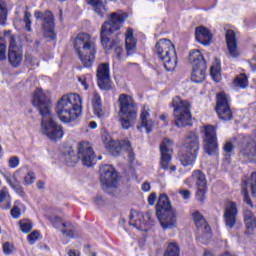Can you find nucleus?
<instances>
[{
  "label": "nucleus",
  "instance_id": "1",
  "mask_svg": "<svg viewBox=\"0 0 256 256\" xmlns=\"http://www.w3.org/2000/svg\"><path fill=\"white\" fill-rule=\"evenodd\" d=\"M32 103L42 117V135H45L47 139L54 142L63 139V127L53 120V115L51 114V93L37 88L34 92Z\"/></svg>",
  "mask_w": 256,
  "mask_h": 256
},
{
  "label": "nucleus",
  "instance_id": "2",
  "mask_svg": "<svg viewBox=\"0 0 256 256\" xmlns=\"http://www.w3.org/2000/svg\"><path fill=\"white\" fill-rule=\"evenodd\" d=\"M83 111V100L79 94L63 95L56 104V115L62 123L77 121Z\"/></svg>",
  "mask_w": 256,
  "mask_h": 256
},
{
  "label": "nucleus",
  "instance_id": "3",
  "mask_svg": "<svg viewBox=\"0 0 256 256\" xmlns=\"http://www.w3.org/2000/svg\"><path fill=\"white\" fill-rule=\"evenodd\" d=\"M127 17V13L114 12L110 14V16L108 17V21L104 22V24L102 25L100 31V39L101 44L106 49V51L117 47V45L119 44L117 40H111V38L109 37L123 27Z\"/></svg>",
  "mask_w": 256,
  "mask_h": 256
},
{
  "label": "nucleus",
  "instance_id": "4",
  "mask_svg": "<svg viewBox=\"0 0 256 256\" xmlns=\"http://www.w3.org/2000/svg\"><path fill=\"white\" fill-rule=\"evenodd\" d=\"M74 49L84 67H93L97 46L95 40L87 33H80L74 40Z\"/></svg>",
  "mask_w": 256,
  "mask_h": 256
},
{
  "label": "nucleus",
  "instance_id": "5",
  "mask_svg": "<svg viewBox=\"0 0 256 256\" xmlns=\"http://www.w3.org/2000/svg\"><path fill=\"white\" fill-rule=\"evenodd\" d=\"M118 117L122 129H131L137 123V103L133 97L127 94H120L118 98Z\"/></svg>",
  "mask_w": 256,
  "mask_h": 256
},
{
  "label": "nucleus",
  "instance_id": "6",
  "mask_svg": "<svg viewBox=\"0 0 256 256\" xmlns=\"http://www.w3.org/2000/svg\"><path fill=\"white\" fill-rule=\"evenodd\" d=\"M201 149V142L199 136L195 132H189L182 142V149L179 152L180 163L183 167H191L194 165L197 156Z\"/></svg>",
  "mask_w": 256,
  "mask_h": 256
},
{
  "label": "nucleus",
  "instance_id": "7",
  "mask_svg": "<svg viewBox=\"0 0 256 256\" xmlns=\"http://www.w3.org/2000/svg\"><path fill=\"white\" fill-rule=\"evenodd\" d=\"M79 159L86 167H93L95 165V152L88 142H81L78 146V153L75 155L73 149H68L61 155V161L64 163H77Z\"/></svg>",
  "mask_w": 256,
  "mask_h": 256
},
{
  "label": "nucleus",
  "instance_id": "8",
  "mask_svg": "<svg viewBox=\"0 0 256 256\" xmlns=\"http://www.w3.org/2000/svg\"><path fill=\"white\" fill-rule=\"evenodd\" d=\"M156 217L163 229H173L177 225V216L175 211L171 209V202L166 194L159 196L156 204Z\"/></svg>",
  "mask_w": 256,
  "mask_h": 256
},
{
  "label": "nucleus",
  "instance_id": "9",
  "mask_svg": "<svg viewBox=\"0 0 256 256\" xmlns=\"http://www.w3.org/2000/svg\"><path fill=\"white\" fill-rule=\"evenodd\" d=\"M155 53L162 61L166 71H175L177 68V52L175 45L169 39H161L156 43Z\"/></svg>",
  "mask_w": 256,
  "mask_h": 256
},
{
  "label": "nucleus",
  "instance_id": "10",
  "mask_svg": "<svg viewBox=\"0 0 256 256\" xmlns=\"http://www.w3.org/2000/svg\"><path fill=\"white\" fill-rule=\"evenodd\" d=\"M172 107H174V118L177 127L191 125V103L189 101L176 96L172 100Z\"/></svg>",
  "mask_w": 256,
  "mask_h": 256
},
{
  "label": "nucleus",
  "instance_id": "11",
  "mask_svg": "<svg viewBox=\"0 0 256 256\" xmlns=\"http://www.w3.org/2000/svg\"><path fill=\"white\" fill-rule=\"evenodd\" d=\"M189 62L192 64L191 81L193 83H203L205 81V71H207V62H205L201 51H190Z\"/></svg>",
  "mask_w": 256,
  "mask_h": 256
},
{
  "label": "nucleus",
  "instance_id": "12",
  "mask_svg": "<svg viewBox=\"0 0 256 256\" xmlns=\"http://www.w3.org/2000/svg\"><path fill=\"white\" fill-rule=\"evenodd\" d=\"M174 145L173 140L169 138H164L160 144V167L164 171H169L170 175H175L177 171V166L171 164Z\"/></svg>",
  "mask_w": 256,
  "mask_h": 256
},
{
  "label": "nucleus",
  "instance_id": "13",
  "mask_svg": "<svg viewBox=\"0 0 256 256\" xmlns=\"http://www.w3.org/2000/svg\"><path fill=\"white\" fill-rule=\"evenodd\" d=\"M100 182L104 191L117 189L119 185V176L113 166L106 164L100 167Z\"/></svg>",
  "mask_w": 256,
  "mask_h": 256
},
{
  "label": "nucleus",
  "instance_id": "14",
  "mask_svg": "<svg viewBox=\"0 0 256 256\" xmlns=\"http://www.w3.org/2000/svg\"><path fill=\"white\" fill-rule=\"evenodd\" d=\"M105 147L113 157H119L122 151H126L128 157H133V148L128 140L117 141L109 138L105 141Z\"/></svg>",
  "mask_w": 256,
  "mask_h": 256
},
{
  "label": "nucleus",
  "instance_id": "15",
  "mask_svg": "<svg viewBox=\"0 0 256 256\" xmlns=\"http://www.w3.org/2000/svg\"><path fill=\"white\" fill-rule=\"evenodd\" d=\"M204 151L208 155H215L217 153V128L212 125H207L204 127Z\"/></svg>",
  "mask_w": 256,
  "mask_h": 256
},
{
  "label": "nucleus",
  "instance_id": "16",
  "mask_svg": "<svg viewBox=\"0 0 256 256\" xmlns=\"http://www.w3.org/2000/svg\"><path fill=\"white\" fill-rule=\"evenodd\" d=\"M34 17L35 19H42V31L44 37L55 39V21L53 19V13H51V11H46L45 13L36 11Z\"/></svg>",
  "mask_w": 256,
  "mask_h": 256
},
{
  "label": "nucleus",
  "instance_id": "17",
  "mask_svg": "<svg viewBox=\"0 0 256 256\" xmlns=\"http://www.w3.org/2000/svg\"><path fill=\"white\" fill-rule=\"evenodd\" d=\"M98 87L102 91H111L113 89V81L109 70V63L99 64L96 72Z\"/></svg>",
  "mask_w": 256,
  "mask_h": 256
},
{
  "label": "nucleus",
  "instance_id": "18",
  "mask_svg": "<svg viewBox=\"0 0 256 256\" xmlns=\"http://www.w3.org/2000/svg\"><path fill=\"white\" fill-rule=\"evenodd\" d=\"M216 113L221 121H231V119H233L229 99H227V94L224 92L217 95Z\"/></svg>",
  "mask_w": 256,
  "mask_h": 256
},
{
  "label": "nucleus",
  "instance_id": "19",
  "mask_svg": "<svg viewBox=\"0 0 256 256\" xmlns=\"http://www.w3.org/2000/svg\"><path fill=\"white\" fill-rule=\"evenodd\" d=\"M49 221L50 223H52L54 229L60 231L62 235H65L70 239H74V237H77V230L71 222H63V220L57 216H50Z\"/></svg>",
  "mask_w": 256,
  "mask_h": 256
},
{
  "label": "nucleus",
  "instance_id": "20",
  "mask_svg": "<svg viewBox=\"0 0 256 256\" xmlns=\"http://www.w3.org/2000/svg\"><path fill=\"white\" fill-rule=\"evenodd\" d=\"M129 225H133L136 229L141 231H147L146 225H153V219L151 218V212L145 214L141 212H132L130 216Z\"/></svg>",
  "mask_w": 256,
  "mask_h": 256
},
{
  "label": "nucleus",
  "instance_id": "21",
  "mask_svg": "<svg viewBox=\"0 0 256 256\" xmlns=\"http://www.w3.org/2000/svg\"><path fill=\"white\" fill-rule=\"evenodd\" d=\"M237 215L239 210L237 209V203L229 201L226 203L224 208V223L228 229H233L237 223Z\"/></svg>",
  "mask_w": 256,
  "mask_h": 256
},
{
  "label": "nucleus",
  "instance_id": "22",
  "mask_svg": "<svg viewBox=\"0 0 256 256\" xmlns=\"http://www.w3.org/2000/svg\"><path fill=\"white\" fill-rule=\"evenodd\" d=\"M240 159L249 163L256 161V136L247 140V143L242 146L239 153Z\"/></svg>",
  "mask_w": 256,
  "mask_h": 256
},
{
  "label": "nucleus",
  "instance_id": "23",
  "mask_svg": "<svg viewBox=\"0 0 256 256\" xmlns=\"http://www.w3.org/2000/svg\"><path fill=\"white\" fill-rule=\"evenodd\" d=\"M226 47L228 54L233 59H237V57L241 55V51H239V43L237 42V35L233 30H228L226 32Z\"/></svg>",
  "mask_w": 256,
  "mask_h": 256
},
{
  "label": "nucleus",
  "instance_id": "24",
  "mask_svg": "<svg viewBox=\"0 0 256 256\" xmlns=\"http://www.w3.org/2000/svg\"><path fill=\"white\" fill-rule=\"evenodd\" d=\"M195 37L196 41L205 47H209V45H211V41H213L211 31L204 26L196 27Z\"/></svg>",
  "mask_w": 256,
  "mask_h": 256
},
{
  "label": "nucleus",
  "instance_id": "25",
  "mask_svg": "<svg viewBox=\"0 0 256 256\" xmlns=\"http://www.w3.org/2000/svg\"><path fill=\"white\" fill-rule=\"evenodd\" d=\"M150 111L151 109H149V106L144 105L140 114L141 127H144L147 133H151V131H153V126L155 125V121L151 119Z\"/></svg>",
  "mask_w": 256,
  "mask_h": 256
},
{
  "label": "nucleus",
  "instance_id": "26",
  "mask_svg": "<svg viewBox=\"0 0 256 256\" xmlns=\"http://www.w3.org/2000/svg\"><path fill=\"white\" fill-rule=\"evenodd\" d=\"M19 177H23L24 185L26 186L35 183V173L27 167L20 168L14 173L13 179H15V181H17Z\"/></svg>",
  "mask_w": 256,
  "mask_h": 256
},
{
  "label": "nucleus",
  "instance_id": "27",
  "mask_svg": "<svg viewBox=\"0 0 256 256\" xmlns=\"http://www.w3.org/2000/svg\"><path fill=\"white\" fill-rule=\"evenodd\" d=\"M92 107L94 110V115H96L98 119H104L105 110H103V102L101 101V96L97 92H93Z\"/></svg>",
  "mask_w": 256,
  "mask_h": 256
},
{
  "label": "nucleus",
  "instance_id": "28",
  "mask_svg": "<svg viewBox=\"0 0 256 256\" xmlns=\"http://www.w3.org/2000/svg\"><path fill=\"white\" fill-rule=\"evenodd\" d=\"M8 61L12 67H19L23 61V49L8 50Z\"/></svg>",
  "mask_w": 256,
  "mask_h": 256
},
{
  "label": "nucleus",
  "instance_id": "29",
  "mask_svg": "<svg viewBox=\"0 0 256 256\" xmlns=\"http://www.w3.org/2000/svg\"><path fill=\"white\" fill-rule=\"evenodd\" d=\"M0 209H11V194L7 186L0 190Z\"/></svg>",
  "mask_w": 256,
  "mask_h": 256
},
{
  "label": "nucleus",
  "instance_id": "30",
  "mask_svg": "<svg viewBox=\"0 0 256 256\" xmlns=\"http://www.w3.org/2000/svg\"><path fill=\"white\" fill-rule=\"evenodd\" d=\"M188 181H193L198 188L207 187V178L201 170H195Z\"/></svg>",
  "mask_w": 256,
  "mask_h": 256
},
{
  "label": "nucleus",
  "instance_id": "31",
  "mask_svg": "<svg viewBox=\"0 0 256 256\" xmlns=\"http://www.w3.org/2000/svg\"><path fill=\"white\" fill-rule=\"evenodd\" d=\"M126 51L127 55H133L135 53V38H133V29L129 28L126 33Z\"/></svg>",
  "mask_w": 256,
  "mask_h": 256
},
{
  "label": "nucleus",
  "instance_id": "32",
  "mask_svg": "<svg viewBox=\"0 0 256 256\" xmlns=\"http://www.w3.org/2000/svg\"><path fill=\"white\" fill-rule=\"evenodd\" d=\"M193 219L198 229H202V231H205L206 233L211 230L209 225H207V221H205V218L201 213H199V211L193 213Z\"/></svg>",
  "mask_w": 256,
  "mask_h": 256
},
{
  "label": "nucleus",
  "instance_id": "33",
  "mask_svg": "<svg viewBox=\"0 0 256 256\" xmlns=\"http://www.w3.org/2000/svg\"><path fill=\"white\" fill-rule=\"evenodd\" d=\"M4 178L8 185L11 186V188L17 193V195H20V197H25V191H23V187L21 184H19V181L17 179L11 180V175L4 174Z\"/></svg>",
  "mask_w": 256,
  "mask_h": 256
},
{
  "label": "nucleus",
  "instance_id": "34",
  "mask_svg": "<svg viewBox=\"0 0 256 256\" xmlns=\"http://www.w3.org/2000/svg\"><path fill=\"white\" fill-rule=\"evenodd\" d=\"M4 178L8 185L11 186V188L17 193V195H20V197H25V191H23V187L21 184H19V181L17 179L11 180V175L4 174Z\"/></svg>",
  "mask_w": 256,
  "mask_h": 256
},
{
  "label": "nucleus",
  "instance_id": "35",
  "mask_svg": "<svg viewBox=\"0 0 256 256\" xmlns=\"http://www.w3.org/2000/svg\"><path fill=\"white\" fill-rule=\"evenodd\" d=\"M244 223L247 229H255L256 228V218L253 215V212L249 209H244Z\"/></svg>",
  "mask_w": 256,
  "mask_h": 256
},
{
  "label": "nucleus",
  "instance_id": "36",
  "mask_svg": "<svg viewBox=\"0 0 256 256\" xmlns=\"http://www.w3.org/2000/svg\"><path fill=\"white\" fill-rule=\"evenodd\" d=\"M181 248L177 242H170L166 247L164 256H180Z\"/></svg>",
  "mask_w": 256,
  "mask_h": 256
},
{
  "label": "nucleus",
  "instance_id": "37",
  "mask_svg": "<svg viewBox=\"0 0 256 256\" xmlns=\"http://www.w3.org/2000/svg\"><path fill=\"white\" fill-rule=\"evenodd\" d=\"M4 37H7L10 41L8 51L21 49V47L17 45V37L11 35V30L4 31Z\"/></svg>",
  "mask_w": 256,
  "mask_h": 256
},
{
  "label": "nucleus",
  "instance_id": "38",
  "mask_svg": "<svg viewBox=\"0 0 256 256\" xmlns=\"http://www.w3.org/2000/svg\"><path fill=\"white\" fill-rule=\"evenodd\" d=\"M234 85H236V87H240L241 89H245L247 85H249V79L247 78V75L240 74L237 76L234 80Z\"/></svg>",
  "mask_w": 256,
  "mask_h": 256
},
{
  "label": "nucleus",
  "instance_id": "39",
  "mask_svg": "<svg viewBox=\"0 0 256 256\" xmlns=\"http://www.w3.org/2000/svg\"><path fill=\"white\" fill-rule=\"evenodd\" d=\"M221 67L219 66V64H214L211 66L210 68V75L213 79V81H215L216 83H219V81H221Z\"/></svg>",
  "mask_w": 256,
  "mask_h": 256
},
{
  "label": "nucleus",
  "instance_id": "40",
  "mask_svg": "<svg viewBox=\"0 0 256 256\" xmlns=\"http://www.w3.org/2000/svg\"><path fill=\"white\" fill-rule=\"evenodd\" d=\"M21 209H25V205L21 204L19 201H16L14 203V207L10 211L11 217H13V219H19V217H21Z\"/></svg>",
  "mask_w": 256,
  "mask_h": 256
},
{
  "label": "nucleus",
  "instance_id": "41",
  "mask_svg": "<svg viewBox=\"0 0 256 256\" xmlns=\"http://www.w3.org/2000/svg\"><path fill=\"white\" fill-rule=\"evenodd\" d=\"M7 60V41L0 35V61Z\"/></svg>",
  "mask_w": 256,
  "mask_h": 256
},
{
  "label": "nucleus",
  "instance_id": "42",
  "mask_svg": "<svg viewBox=\"0 0 256 256\" xmlns=\"http://www.w3.org/2000/svg\"><path fill=\"white\" fill-rule=\"evenodd\" d=\"M7 23V5L0 0V25Z\"/></svg>",
  "mask_w": 256,
  "mask_h": 256
},
{
  "label": "nucleus",
  "instance_id": "43",
  "mask_svg": "<svg viewBox=\"0 0 256 256\" xmlns=\"http://www.w3.org/2000/svg\"><path fill=\"white\" fill-rule=\"evenodd\" d=\"M233 149H235V147L233 146V143L231 142L224 143L223 151H224V158L226 161H229V159H231Z\"/></svg>",
  "mask_w": 256,
  "mask_h": 256
},
{
  "label": "nucleus",
  "instance_id": "44",
  "mask_svg": "<svg viewBox=\"0 0 256 256\" xmlns=\"http://www.w3.org/2000/svg\"><path fill=\"white\" fill-rule=\"evenodd\" d=\"M31 17H32L31 12L29 11L24 12V18H23V23L25 25L24 29L28 33H31V31H33V29L31 28V23H32Z\"/></svg>",
  "mask_w": 256,
  "mask_h": 256
},
{
  "label": "nucleus",
  "instance_id": "45",
  "mask_svg": "<svg viewBox=\"0 0 256 256\" xmlns=\"http://www.w3.org/2000/svg\"><path fill=\"white\" fill-rule=\"evenodd\" d=\"M19 223L22 233H29L33 229V222L30 220H21Z\"/></svg>",
  "mask_w": 256,
  "mask_h": 256
},
{
  "label": "nucleus",
  "instance_id": "46",
  "mask_svg": "<svg viewBox=\"0 0 256 256\" xmlns=\"http://www.w3.org/2000/svg\"><path fill=\"white\" fill-rule=\"evenodd\" d=\"M242 195L244 197L245 203L253 207V202H251V198H249V192L247 191V182L245 181L242 183Z\"/></svg>",
  "mask_w": 256,
  "mask_h": 256
},
{
  "label": "nucleus",
  "instance_id": "47",
  "mask_svg": "<svg viewBox=\"0 0 256 256\" xmlns=\"http://www.w3.org/2000/svg\"><path fill=\"white\" fill-rule=\"evenodd\" d=\"M205 193H207V186L198 188L196 199L203 203V201H205Z\"/></svg>",
  "mask_w": 256,
  "mask_h": 256
},
{
  "label": "nucleus",
  "instance_id": "48",
  "mask_svg": "<svg viewBox=\"0 0 256 256\" xmlns=\"http://www.w3.org/2000/svg\"><path fill=\"white\" fill-rule=\"evenodd\" d=\"M250 189L252 191V195L256 197V172L251 174Z\"/></svg>",
  "mask_w": 256,
  "mask_h": 256
},
{
  "label": "nucleus",
  "instance_id": "49",
  "mask_svg": "<svg viewBox=\"0 0 256 256\" xmlns=\"http://www.w3.org/2000/svg\"><path fill=\"white\" fill-rule=\"evenodd\" d=\"M39 235V231L34 230L32 233L28 235L27 240L31 245H33V243H35V241L39 239Z\"/></svg>",
  "mask_w": 256,
  "mask_h": 256
},
{
  "label": "nucleus",
  "instance_id": "50",
  "mask_svg": "<svg viewBox=\"0 0 256 256\" xmlns=\"http://www.w3.org/2000/svg\"><path fill=\"white\" fill-rule=\"evenodd\" d=\"M8 165L10 169H16V167H19V157L17 156L10 157Z\"/></svg>",
  "mask_w": 256,
  "mask_h": 256
},
{
  "label": "nucleus",
  "instance_id": "51",
  "mask_svg": "<svg viewBox=\"0 0 256 256\" xmlns=\"http://www.w3.org/2000/svg\"><path fill=\"white\" fill-rule=\"evenodd\" d=\"M113 49L115 53V58L118 59V61H121V59H123V56H122L123 48H121V46H119L118 44Z\"/></svg>",
  "mask_w": 256,
  "mask_h": 256
},
{
  "label": "nucleus",
  "instance_id": "52",
  "mask_svg": "<svg viewBox=\"0 0 256 256\" xmlns=\"http://www.w3.org/2000/svg\"><path fill=\"white\" fill-rule=\"evenodd\" d=\"M3 252L5 255H11L13 253V244L6 242L3 244Z\"/></svg>",
  "mask_w": 256,
  "mask_h": 256
},
{
  "label": "nucleus",
  "instance_id": "53",
  "mask_svg": "<svg viewBox=\"0 0 256 256\" xmlns=\"http://www.w3.org/2000/svg\"><path fill=\"white\" fill-rule=\"evenodd\" d=\"M179 193H180V195L182 196L183 199H190L191 198V191H189V190L180 189Z\"/></svg>",
  "mask_w": 256,
  "mask_h": 256
},
{
  "label": "nucleus",
  "instance_id": "54",
  "mask_svg": "<svg viewBox=\"0 0 256 256\" xmlns=\"http://www.w3.org/2000/svg\"><path fill=\"white\" fill-rule=\"evenodd\" d=\"M78 81L79 83H81L82 87H84L85 91L89 89V85L87 84V79L85 78V76L78 77Z\"/></svg>",
  "mask_w": 256,
  "mask_h": 256
},
{
  "label": "nucleus",
  "instance_id": "55",
  "mask_svg": "<svg viewBox=\"0 0 256 256\" xmlns=\"http://www.w3.org/2000/svg\"><path fill=\"white\" fill-rule=\"evenodd\" d=\"M156 201H157V194L156 193H151L148 196V203H149V205H155Z\"/></svg>",
  "mask_w": 256,
  "mask_h": 256
},
{
  "label": "nucleus",
  "instance_id": "56",
  "mask_svg": "<svg viewBox=\"0 0 256 256\" xmlns=\"http://www.w3.org/2000/svg\"><path fill=\"white\" fill-rule=\"evenodd\" d=\"M142 191H145L146 193L151 191V184H149L148 182H144L142 184Z\"/></svg>",
  "mask_w": 256,
  "mask_h": 256
},
{
  "label": "nucleus",
  "instance_id": "57",
  "mask_svg": "<svg viewBox=\"0 0 256 256\" xmlns=\"http://www.w3.org/2000/svg\"><path fill=\"white\" fill-rule=\"evenodd\" d=\"M68 256H81V253L77 250L68 251Z\"/></svg>",
  "mask_w": 256,
  "mask_h": 256
},
{
  "label": "nucleus",
  "instance_id": "58",
  "mask_svg": "<svg viewBox=\"0 0 256 256\" xmlns=\"http://www.w3.org/2000/svg\"><path fill=\"white\" fill-rule=\"evenodd\" d=\"M36 187H37V189H45V182H43V181H38V182L36 183Z\"/></svg>",
  "mask_w": 256,
  "mask_h": 256
},
{
  "label": "nucleus",
  "instance_id": "59",
  "mask_svg": "<svg viewBox=\"0 0 256 256\" xmlns=\"http://www.w3.org/2000/svg\"><path fill=\"white\" fill-rule=\"evenodd\" d=\"M250 66H251L252 71H256V60L255 59L251 60Z\"/></svg>",
  "mask_w": 256,
  "mask_h": 256
},
{
  "label": "nucleus",
  "instance_id": "60",
  "mask_svg": "<svg viewBox=\"0 0 256 256\" xmlns=\"http://www.w3.org/2000/svg\"><path fill=\"white\" fill-rule=\"evenodd\" d=\"M89 127H90V129H97V122H90L89 123Z\"/></svg>",
  "mask_w": 256,
  "mask_h": 256
},
{
  "label": "nucleus",
  "instance_id": "61",
  "mask_svg": "<svg viewBox=\"0 0 256 256\" xmlns=\"http://www.w3.org/2000/svg\"><path fill=\"white\" fill-rule=\"evenodd\" d=\"M203 256H213V253L211 251H205Z\"/></svg>",
  "mask_w": 256,
  "mask_h": 256
},
{
  "label": "nucleus",
  "instance_id": "62",
  "mask_svg": "<svg viewBox=\"0 0 256 256\" xmlns=\"http://www.w3.org/2000/svg\"><path fill=\"white\" fill-rule=\"evenodd\" d=\"M160 119H161L162 121H165V115H161V116H160Z\"/></svg>",
  "mask_w": 256,
  "mask_h": 256
},
{
  "label": "nucleus",
  "instance_id": "63",
  "mask_svg": "<svg viewBox=\"0 0 256 256\" xmlns=\"http://www.w3.org/2000/svg\"><path fill=\"white\" fill-rule=\"evenodd\" d=\"M91 256H97V253L93 252V253L91 254Z\"/></svg>",
  "mask_w": 256,
  "mask_h": 256
},
{
  "label": "nucleus",
  "instance_id": "64",
  "mask_svg": "<svg viewBox=\"0 0 256 256\" xmlns=\"http://www.w3.org/2000/svg\"><path fill=\"white\" fill-rule=\"evenodd\" d=\"M98 159H99V160H102V159H103V157L99 156V157H98Z\"/></svg>",
  "mask_w": 256,
  "mask_h": 256
}]
</instances>
